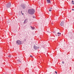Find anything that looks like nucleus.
Returning a JSON list of instances; mask_svg holds the SVG:
<instances>
[{
  "instance_id": "0eeeda50",
  "label": "nucleus",
  "mask_w": 74,
  "mask_h": 74,
  "mask_svg": "<svg viewBox=\"0 0 74 74\" xmlns=\"http://www.w3.org/2000/svg\"><path fill=\"white\" fill-rule=\"evenodd\" d=\"M27 19H25V21H24V24H25V23H27Z\"/></svg>"
},
{
  "instance_id": "9d476101",
  "label": "nucleus",
  "mask_w": 74,
  "mask_h": 74,
  "mask_svg": "<svg viewBox=\"0 0 74 74\" xmlns=\"http://www.w3.org/2000/svg\"><path fill=\"white\" fill-rule=\"evenodd\" d=\"M57 34H61V33L60 32H58L57 33Z\"/></svg>"
},
{
  "instance_id": "4be33fe9",
  "label": "nucleus",
  "mask_w": 74,
  "mask_h": 74,
  "mask_svg": "<svg viewBox=\"0 0 74 74\" xmlns=\"http://www.w3.org/2000/svg\"><path fill=\"white\" fill-rule=\"evenodd\" d=\"M2 74H6L5 73H3Z\"/></svg>"
},
{
  "instance_id": "6e6552de",
  "label": "nucleus",
  "mask_w": 74,
  "mask_h": 74,
  "mask_svg": "<svg viewBox=\"0 0 74 74\" xmlns=\"http://www.w3.org/2000/svg\"><path fill=\"white\" fill-rule=\"evenodd\" d=\"M47 3H48L49 4L51 3V1H50V0H47Z\"/></svg>"
},
{
  "instance_id": "a211bd4d",
  "label": "nucleus",
  "mask_w": 74,
  "mask_h": 74,
  "mask_svg": "<svg viewBox=\"0 0 74 74\" xmlns=\"http://www.w3.org/2000/svg\"><path fill=\"white\" fill-rule=\"evenodd\" d=\"M62 63L63 64V63H64V62L63 61L62 62Z\"/></svg>"
},
{
  "instance_id": "7ed1b4c3",
  "label": "nucleus",
  "mask_w": 74,
  "mask_h": 74,
  "mask_svg": "<svg viewBox=\"0 0 74 74\" xmlns=\"http://www.w3.org/2000/svg\"><path fill=\"white\" fill-rule=\"evenodd\" d=\"M16 42L17 44L18 45H21V44H22L21 41L19 40L17 41Z\"/></svg>"
},
{
  "instance_id": "9b49d317",
  "label": "nucleus",
  "mask_w": 74,
  "mask_h": 74,
  "mask_svg": "<svg viewBox=\"0 0 74 74\" xmlns=\"http://www.w3.org/2000/svg\"><path fill=\"white\" fill-rule=\"evenodd\" d=\"M11 55H9L8 56V57L9 58H11Z\"/></svg>"
},
{
  "instance_id": "20e7f679",
  "label": "nucleus",
  "mask_w": 74,
  "mask_h": 74,
  "mask_svg": "<svg viewBox=\"0 0 74 74\" xmlns=\"http://www.w3.org/2000/svg\"><path fill=\"white\" fill-rule=\"evenodd\" d=\"M34 48L35 49V50H37V49H39V47H37L35 45L34 46Z\"/></svg>"
},
{
  "instance_id": "5701e85b",
  "label": "nucleus",
  "mask_w": 74,
  "mask_h": 74,
  "mask_svg": "<svg viewBox=\"0 0 74 74\" xmlns=\"http://www.w3.org/2000/svg\"><path fill=\"white\" fill-rule=\"evenodd\" d=\"M58 36H59V35H58Z\"/></svg>"
},
{
  "instance_id": "4468645a",
  "label": "nucleus",
  "mask_w": 74,
  "mask_h": 74,
  "mask_svg": "<svg viewBox=\"0 0 74 74\" xmlns=\"http://www.w3.org/2000/svg\"><path fill=\"white\" fill-rule=\"evenodd\" d=\"M33 18H35V16H33Z\"/></svg>"
},
{
  "instance_id": "412c9836",
  "label": "nucleus",
  "mask_w": 74,
  "mask_h": 74,
  "mask_svg": "<svg viewBox=\"0 0 74 74\" xmlns=\"http://www.w3.org/2000/svg\"><path fill=\"white\" fill-rule=\"evenodd\" d=\"M72 3H73V2H74L73 1H72Z\"/></svg>"
},
{
  "instance_id": "f3484780",
  "label": "nucleus",
  "mask_w": 74,
  "mask_h": 74,
  "mask_svg": "<svg viewBox=\"0 0 74 74\" xmlns=\"http://www.w3.org/2000/svg\"><path fill=\"white\" fill-rule=\"evenodd\" d=\"M30 57H31V58H32V55L30 56Z\"/></svg>"
},
{
  "instance_id": "dca6fc26",
  "label": "nucleus",
  "mask_w": 74,
  "mask_h": 74,
  "mask_svg": "<svg viewBox=\"0 0 74 74\" xmlns=\"http://www.w3.org/2000/svg\"><path fill=\"white\" fill-rule=\"evenodd\" d=\"M72 4H74V2H73H73H72Z\"/></svg>"
},
{
  "instance_id": "aec40b11",
  "label": "nucleus",
  "mask_w": 74,
  "mask_h": 74,
  "mask_svg": "<svg viewBox=\"0 0 74 74\" xmlns=\"http://www.w3.org/2000/svg\"><path fill=\"white\" fill-rule=\"evenodd\" d=\"M72 10H73V11H74V9H72Z\"/></svg>"
},
{
  "instance_id": "f257e3e1",
  "label": "nucleus",
  "mask_w": 74,
  "mask_h": 74,
  "mask_svg": "<svg viewBox=\"0 0 74 74\" xmlns=\"http://www.w3.org/2000/svg\"><path fill=\"white\" fill-rule=\"evenodd\" d=\"M28 12L29 14L33 15L34 14L35 11L33 9H30L28 10Z\"/></svg>"
},
{
  "instance_id": "2eb2a0df",
  "label": "nucleus",
  "mask_w": 74,
  "mask_h": 74,
  "mask_svg": "<svg viewBox=\"0 0 74 74\" xmlns=\"http://www.w3.org/2000/svg\"><path fill=\"white\" fill-rule=\"evenodd\" d=\"M49 11H52V10H51V9H50V10H49Z\"/></svg>"
},
{
  "instance_id": "423d86ee",
  "label": "nucleus",
  "mask_w": 74,
  "mask_h": 74,
  "mask_svg": "<svg viewBox=\"0 0 74 74\" xmlns=\"http://www.w3.org/2000/svg\"><path fill=\"white\" fill-rule=\"evenodd\" d=\"M64 22L63 21H62L61 22V23H60V25L61 26H64Z\"/></svg>"
},
{
  "instance_id": "f8f14e48",
  "label": "nucleus",
  "mask_w": 74,
  "mask_h": 74,
  "mask_svg": "<svg viewBox=\"0 0 74 74\" xmlns=\"http://www.w3.org/2000/svg\"><path fill=\"white\" fill-rule=\"evenodd\" d=\"M55 73H56V74H58V73L56 72V71H55Z\"/></svg>"
},
{
  "instance_id": "ddd939ff",
  "label": "nucleus",
  "mask_w": 74,
  "mask_h": 74,
  "mask_svg": "<svg viewBox=\"0 0 74 74\" xmlns=\"http://www.w3.org/2000/svg\"><path fill=\"white\" fill-rule=\"evenodd\" d=\"M26 41V39H24V41Z\"/></svg>"
},
{
  "instance_id": "f03ea898",
  "label": "nucleus",
  "mask_w": 74,
  "mask_h": 74,
  "mask_svg": "<svg viewBox=\"0 0 74 74\" xmlns=\"http://www.w3.org/2000/svg\"><path fill=\"white\" fill-rule=\"evenodd\" d=\"M6 6L7 8H10L11 6V3L10 2L8 3L6 5Z\"/></svg>"
},
{
  "instance_id": "6ab92c4d",
  "label": "nucleus",
  "mask_w": 74,
  "mask_h": 74,
  "mask_svg": "<svg viewBox=\"0 0 74 74\" xmlns=\"http://www.w3.org/2000/svg\"><path fill=\"white\" fill-rule=\"evenodd\" d=\"M50 9H52V8H50Z\"/></svg>"
},
{
  "instance_id": "39448f33",
  "label": "nucleus",
  "mask_w": 74,
  "mask_h": 74,
  "mask_svg": "<svg viewBox=\"0 0 74 74\" xmlns=\"http://www.w3.org/2000/svg\"><path fill=\"white\" fill-rule=\"evenodd\" d=\"M21 7L23 9H25L26 8V6L24 4L21 5Z\"/></svg>"
},
{
  "instance_id": "1a4fd4ad",
  "label": "nucleus",
  "mask_w": 74,
  "mask_h": 74,
  "mask_svg": "<svg viewBox=\"0 0 74 74\" xmlns=\"http://www.w3.org/2000/svg\"><path fill=\"white\" fill-rule=\"evenodd\" d=\"M31 29H32V30L34 29V27H32V26H31Z\"/></svg>"
}]
</instances>
